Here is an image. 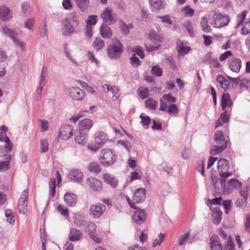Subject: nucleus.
Listing matches in <instances>:
<instances>
[{
	"label": "nucleus",
	"instance_id": "e2e57ef3",
	"mask_svg": "<svg viewBox=\"0 0 250 250\" xmlns=\"http://www.w3.org/2000/svg\"><path fill=\"white\" fill-rule=\"evenodd\" d=\"M112 89V100L113 101L116 100L118 97L120 96L119 89L118 87L113 86Z\"/></svg>",
	"mask_w": 250,
	"mask_h": 250
},
{
	"label": "nucleus",
	"instance_id": "a211bd4d",
	"mask_svg": "<svg viewBox=\"0 0 250 250\" xmlns=\"http://www.w3.org/2000/svg\"><path fill=\"white\" fill-rule=\"evenodd\" d=\"M100 33L104 39H110L112 36V32L110 27L105 23H103L101 25Z\"/></svg>",
	"mask_w": 250,
	"mask_h": 250
},
{
	"label": "nucleus",
	"instance_id": "69168bd1",
	"mask_svg": "<svg viewBox=\"0 0 250 250\" xmlns=\"http://www.w3.org/2000/svg\"><path fill=\"white\" fill-rule=\"evenodd\" d=\"M34 20L32 18H29L25 21L24 25L26 28L28 30H32L34 25Z\"/></svg>",
	"mask_w": 250,
	"mask_h": 250
},
{
	"label": "nucleus",
	"instance_id": "13d9d810",
	"mask_svg": "<svg viewBox=\"0 0 250 250\" xmlns=\"http://www.w3.org/2000/svg\"><path fill=\"white\" fill-rule=\"evenodd\" d=\"M74 223L77 227L82 226L84 224V220L80 215H77L74 218Z\"/></svg>",
	"mask_w": 250,
	"mask_h": 250
},
{
	"label": "nucleus",
	"instance_id": "2eb2a0df",
	"mask_svg": "<svg viewBox=\"0 0 250 250\" xmlns=\"http://www.w3.org/2000/svg\"><path fill=\"white\" fill-rule=\"evenodd\" d=\"M87 184L93 191H99L102 188V182L100 180L94 178H90L88 179Z\"/></svg>",
	"mask_w": 250,
	"mask_h": 250
},
{
	"label": "nucleus",
	"instance_id": "c03bdc74",
	"mask_svg": "<svg viewBox=\"0 0 250 250\" xmlns=\"http://www.w3.org/2000/svg\"><path fill=\"white\" fill-rule=\"evenodd\" d=\"M157 105V101L150 98L145 101V106L150 109L154 110Z\"/></svg>",
	"mask_w": 250,
	"mask_h": 250
},
{
	"label": "nucleus",
	"instance_id": "ddd939ff",
	"mask_svg": "<svg viewBox=\"0 0 250 250\" xmlns=\"http://www.w3.org/2000/svg\"><path fill=\"white\" fill-rule=\"evenodd\" d=\"M228 64L232 71L238 73L242 66V62L239 58L234 57L229 60Z\"/></svg>",
	"mask_w": 250,
	"mask_h": 250
},
{
	"label": "nucleus",
	"instance_id": "8fccbe9b",
	"mask_svg": "<svg viewBox=\"0 0 250 250\" xmlns=\"http://www.w3.org/2000/svg\"><path fill=\"white\" fill-rule=\"evenodd\" d=\"M184 26L186 30L189 33V35L191 37L193 36L194 32L191 22L189 21H187L184 23Z\"/></svg>",
	"mask_w": 250,
	"mask_h": 250
},
{
	"label": "nucleus",
	"instance_id": "de8ad7c7",
	"mask_svg": "<svg viewBox=\"0 0 250 250\" xmlns=\"http://www.w3.org/2000/svg\"><path fill=\"white\" fill-rule=\"evenodd\" d=\"M190 236L189 232H187L184 234L181 235L178 238V244L180 246L184 245L187 242Z\"/></svg>",
	"mask_w": 250,
	"mask_h": 250
},
{
	"label": "nucleus",
	"instance_id": "a19ab883",
	"mask_svg": "<svg viewBox=\"0 0 250 250\" xmlns=\"http://www.w3.org/2000/svg\"><path fill=\"white\" fill-rule=\"evenodd\" d=\"M137 93L142 99H145L148 96L149 90L147 88L141 87L137 90Z\"/></svg>",
	"mask_w": 250,
	"mask_h": 250
},
{
	"label": "nucleus",
	"instance_id": "4c0bfd02",
	"mask_svg": "<svg viewBox=\"0 0 250 250\" xmlns=\"http://www.w3.org/2000/svg\"><path fill=\"white\" fill-rule=\"evenodd\" d=\"M88 168L89 171L98 173L101 171V168L97 162H93L90 163Z\"/></svg>",
	"mask_w": 250,
	"mask_h": 250
},
{
	"label": "nucleus",
	"instance_id": "1a4fd4ad",
	"mask_svg": "<svg viewBox=\"0 0 250 250\" xmlns=\"http://www.w3.org/2000/svg\"><path fill=\"white\" fill-rule=\"evenodd\" d=\"M68 93L72 99L76 101H81L85 96V92L78 87L69 88Z\"/></svg>",
	"mask_w": 250,
	"mask_h": 250
},
{
	"label": "nucleus",
	"instance_id": "ea45409f",
	"mask_svg": "<svg viewBox=\"0 0 250 250\" xmlns=\"http://www.w3.org/2000/svg\"><path fill=\"white\" fill-rule=\"evenodd\" d=\"M241 33L243 35H246L250 33V18L248 19V21H245L244 22Z\"/></svg>",
	"mask_w": 250,
	"mask_h": 250
},
{
	"label": "nucleus",
	"instance_id": "052dcab7",
	"mask_svg": "<svg viewBox=\"0 0 250 250\" xmlns=\"http://www.w3.org/2000/svg\"><path fill=\"white\" fill-rule=\"evenodd\" d=\"M156 18L161 19L162 22L164 23H166L169 25H171L172 24V21L170 20V16L169 15H165L163 16H158L156 17Z\"/></svg>",
	"mask_w": 250,
	"mask_h": 250
},
{
	"label": "nucleus",
	"instance_id": "aec40b11",
	"mask_svg": "<svg viewBox=\"0 0 250 250\" xmlns=\"http://www.w3.org/2000/svg\"><path fill=\"white\" fill-rule=\"evenodd\" d=\"M68 177L71 180L80 182L83 179V174L79 170L72 169L69 172Z\"/></svg>",
	"mask_w": 250,
	"mask_h": 250
},
{
	"label": "nucleus",
	"instance_id": "423d86ee",
	"mask_svg": "<svg viewBox=\"0 0 250 250\" xmlns=\"http://www.w3.org/2000/svg\"><path fill=\"white\" fill-rule=\"evenodd\" d=\"M28 192L27 190H24L19 200L18 205V209L20 213L25 214L27 212V199Z\"/></svg>",
	"mask_w": 250,
	"mask_h": 250
},
{
	"label": "nucleus",
	"instance_id": "6ab92c4d",
	"mask_svg": "<svg viewBox=\"0 0 250 250\" xmlns=\"http://www.w3.org/2000/svg\"><path fill=\"white\" fill-rule=\"evenodd\" d=\"M64 200L68 206L74 207L77 204V198L74 194L68 192L64 195Z\"/></svg>",
	"mask_w": 250,
	"mask_h": 250
},
{
	"label": "nucleus",
	"instance_id": "9b49d317",
	"mask_svg": "<svg viewBox=\"0 0 250 250\" xmlns=\"http://www.w3.org/2000/svg\"><path fill=\"white\" fill-rule=\"evenodd\" d=\"M73 129L69 125L62 126L60 130L59 137L62 140H67L73 135Z\"/></svg>",
	"mask_w": 250,
	"mask_h": 250
},
{
	"label": "nucleus",
	"instance_id": "f257e3e1",
	"mask_svg": "<svg viewBox=\"0 0 250 250\" xmlns=\"http://www.w3.org/2000/svg\"><path fill=\"white\" fill-rule=\"evenodd\" d=\"M208 18L211 25L217 28L225 26L229 21L228 16L218 12L210 13L208 15Z\"/></svg>",
	"mask_w": 250,
	"mask_h": 250
},
{
	"label": "nucleus",
	"instance_id": "a18cd8bd",
	"mask_svg": "<svg viewBox=\"0 0 250 250\" xmlns=\"http://www.w3.org/2000/svg\"><path fill=\"white\" fill-rule=\"evenodd\" d=\"M247 11L246 10H244L237 16V23L236 27L237 28L242 24L247 16Z\"/></svg>",
	"mask_w": 250,
	"mask_h": 250
},
{
	"label": "nucleus",
	"instance_id": "c9c22d12",
	"mask_svg": "<svg viewBox=\"0 0 250 250\" xmlns=\"http://www.w3.org/2000/svg\"><path fill=\"white\" fill-rule=\"evenodd\" d=\"M212 180L213 183V186L215 189V194H217V195H218L219 193H221L222 191V187H224V184H222L221 181L220 183L218 182V180L216 178H212Z\"/></svg>",
	"mask_w": 250,
	"mask_h": 250
},
{
	"label": "nucleus",
	"instance_id": "c85d7f7f",
	"mask_svg": "<svg viewBox=\"0 0 250 250\" xmlns=\"http://www.w3.org/2000/svg\"><path fill=\"white\" fill-rule=\"evenodd\" d=\"M103 177L104 181L113 188H115L117 186L118 181L115 178L111 177L108 174H104Z\"/></svg>",
	"mask_w": 250,
	"mask_h": 250
},
{
	"label": "nucleus",
	"instance_id": "5701e85b",
	"mask_svg": "<svg viewBox=\"0 0 250 250\" xmlns=\"http://www.w3.org/2000/svg\"><path fill=\"white\" fill-rule=\"evenodd\" d=\"M82 236L81 232L75 228L71 229L69 232V240L70 241L75 242L79 240Z\"/></svg>",
	"mask_w": 250,
	"mask_h": 250
},
{
	"label": "nucleus",
	"instance_id": "b1692460",
	"mask_svg": "<svg viewBox=\"0 0 250 250\" xmlns=\"http://www.w3.org/2000/svg\"><path fill=\"white\" fill-rule=\"evenodd\" d=\"M62 24L63 25V35H68L74 32V28L71 24V23L67 20H64L62 21Z\"/></svg>",
	"mask_w": 250,
	"mask_h": 250
},
{
	"label": "nucleus",
	"instance_id": "393cba45",
	"mask_svg": "<svg viewBox=\"0 0 250 250\" xmlns=\"http://www.w3.org/2000/svg\"><path fill=\"white\" fill-rule=\"evenodd\" d=\"M77 6L81 11L86 12L89 7V0H75Z\"/></svg>",
	"mask_w": 250,
	"mask_h": 250
},
{
	"label": "nucleus",
	"instance_id": "5fc2aeb1",
	"mask_svg": "<svg viewBox=\"0 0 250 250\" xmlns=\"http://www.w3.org/2000/svg\"><path fill=\"white\" fill-rule=\"evenodd\" d=\"M48 150V144L45 139L41 140V152L44 153Z\"/></svg>",
	"mask_w": 250,
	"mask_h": 250
},
{
	"label": "nucleus",
	"instance_id": "4468645a",
	"mask_svg": "<svg viewBox=\"0 0 250 250\" xmlns=\"http://www.w3.org/2000/svg\"><path fill=\"white\" fill-rule=\"evenodd\" d=\"M146 196V191L144 188H139L134 192L132 200L135 203H142Z\"/></svg>",
	"mask_w": 250,
	"mask_h": 250
},
{
	"label": "nucleus",
	"instance_id": "dca6fc26",
	"mask_svg": "<svg viewBox=\"0 0 250 250\" xmlns=\"http://www.w3.org/2000/svg\"><path fill=\"white\" fill-rule=\"evenodd\" d=\"M132 218L137 224H141L146 219V213L144 210L138 209L134 213Z\"/></svg>",
	"mask_w": 250,
	"mask_h": 250
},
{
	"label": "nucleus",
	"instance_id": "774afa93",
	"mask_svg": "<svg viewBox=\"0 0 250 250\" xmlns=\"http://www.w3.org/2000/svg\"><path fill=\"white\" fill-rule=\"evenodd\" d=\"M234 246L232 240L230 241L229 242L224 243V250H234Z\"/></svg>",
	"mask_w": 250,
	"mask_h": 250
},
{
	"label": "nucleus",
	"instance_id": "bf43d9fd",
	"mask_svg": "<svg viewBox=\"0 0 250 250\" xmlns=\"http://www.w3.org/2000/svg\"><path fill=\"white\" fill-rule=\"evenodd\" d=\"M140 118L142 119L141 123L143 125L148 126L151 121V119L149 116H144L142 114L140 115Z\"/></svg>",
	"mask_w": 250,
	"mask_h": 250
},
{
	"label": "nucleus",
	"instance_id": "473e14b6",
	"mask_svg": "<svg viewBox=\"0 0 250 250\" xmlns=\"http://www.w3.org/2000/svg\"><path fill=\"white\" fill-rule=\"evenodd\" d=\"M200 25L202 31L207 33L211 32V28L209 25H208L207 18L203 17L202 18Z\"/></svg>",
	"mask_w": 250,
	"mask_h": 250
},
{
	"label": "nucleus",
	"instance_id": "f3484780",
	"mask_svg": "<svg viewBox=\"0 0 250 250\" xmlns=\"http://www.w3.org/2000/svg\"><path fill=\"white\" fill-rule=\"evenodd\" d=\"M12 17L10 10L4 5L0 6V19L3 21H8Z\"/></svg>",
	"mask_w": 250,
	"mask_h": 250
},
{
	"label": "nucleus",
	"instance_id": "338daca9",
	"mask_svg": "<svg viewBox=\"0 0 250 250\" xmlns=\"http://www.w3.org/2000/svg\"><path fill=\"white\" fill-rule=\"evenodd\" d=\"M130 61L131 64L134 67L140 65V61L137 57H135V55L130 58Z\"/></svg>",
	"mask_w": 250,
	"mask_h": 250
},
{
	"label": "nucleus",
	"instance_id": "cd10ccee",
	"mask_svg": "<svg viewBox=\"0 0 250 250\" xmlns=\"http://www.w3.org/2000/svg\"><path fill=\"white\" fill-rule=\"evenodd\" d=\"M93 125V122L89 119H85L80 121L79 126L80 130H84L85 129H89Z\"/></svg>",
	"mask_w": 250,
	"mask_h": 250
},
{
	"label": "nucleus",
	"instance_id": "09e8293b",
	"mask_svg": "<svg viewBox=\"0 0 250 250\" xmlns=\"http://www.w3.org/2000/svg\"><path fill=\"white\" fill-rule=\"evenodd\" d=\"M40 35L42 37H44L46 35L47 33V24L45 21H43L41 24L39 28Z\"/></svg>",
	"mask_w": 250,
	"mask_h": 250
},
{
	"label": "nucleus",
	"instance_id": "a878e982",
	"mask_svg": "<svg viewBox=\"0 0 250 250\" xmlns=\"http://www.w3.org/2000/svg\"><path fill=\"white\" fill-rule=\"evenodd\" d=\"M222 212L221 210L217 208H214L212 210V220L214 224L217 225L220 223L221 220Z\"/></svg>",
	"mask_w": 250,
	"mask_h": 250
},
{
	"label": "nucleus",
	"instance_id": "3c124183",
	"mask_svg": "<svg viewBox=\"0 0 250 250\" xmlns=\"http://www.w3.org/2000/svg\"><path fill=\"white\" fill-rule=\"evenodd\" d=\"M50 195L54 197L56 192V179L52 178L50 179L49 183Z\"/></svg>",
	"mask_w": 250,
	"mask_h": 250
},
{
	"label": "nucleus",
	"instance_id": "412c9836",
	"mask_svg": "<svg viewBox=\"0 0 250 250\" xmlns=\"http://www.w3.org/2000/svg\"><path fill=\"white\" fill-rule=\"evenodd\" d=\"M94 139L97 144L102 146L106 142L108 138L104 132H98L95 133Z\"/></svg>",
	"mask_w": 250,
	"mask_h": 250
},
{
	"label": "nucleus",
	"instance_id": "4d7b16f0",
	"mask_svg": "<svg viewBox=\"0 0 250 250\" xmlns=\"http://www.w3.org/2000/svg\"><path fill=\"white\" fill-rule=\"evenodd\" d=\"M164 238V234L160 233L158 236V238L155 239L152 244V247H155L158 245H160L163 241Z\"/></svg>",
	"mask_w": 250,
	"mask_h": 250
},
{
	"label": "nucleus",
	"instance_id": "6e6552de",
	"mask_svg": "<svg viewBox=\"0 0 250 250\" xmlns=\"http://www.w3.org/2000/svg\"><path fill=\"white\" fill-rule=\"evenodd\" d=\"M105 210L104 205L98 204L92 205L89 210V214L95 218H99Z\"/></svg>",
	"mask_w": 250,
	"mask_h": 250
},
{
	"label": "nucleus",
	"instance_id": "2f4dec72",
	"mask_svg": "<svg viewBox=\"0 0 250 250\" xmlns=\"http://www.w3.org/2000/svg\"><path fill=\"white\" fill-rule=\"evenodd\" d=\"M227 142L223 144L221 146H218L215 145L212 146L210 150V154L212 155H216L223 151L227 147Z\"/></svg>",
	"mask_w": 250,
	"mask_h": 250
},
{
	"label": "nucleus",
	"instance_id": "c756f323",
	"mask_svg": "<svg viewBox=\"0 0 250 250\" xmlns=\"http://www.w3.org/2000/svg\"><path fill=\"white\" fill-rule=\"evenodd\" d=\"M4 159L5 161L0 163V171H5L9 168L10 162L12 159L11 155L5 154Z\"/></svg>",
	"mask_w": 250,
	"mask_h": 250
},
{
	"label": "nucleus",
	"instance_id": "20e7f679",
	"mask_svg": "<svg viewBox=\"0 0 250 250\" xmlns=\"http://www.w3.org/2000/svg\"><path fill=\"white\" fill-rule=\"evenodd\" d=\"M229 167V162L225 158H221L218 161V169L221 177L222 184H224L226 179L232 175V172H227Z\"/></svg>",
	"mask_w": 250,
	"mask_h": 250
},
{
	"label": "nucleus",
	"instance_id": "0e129e2a",
	"mask_svg": "<svg viewBox=\"0 0 250 250\" xmlns=\"http://www.w3.org/2000/svg\"><path fill=\"white\" fill-rule=\"evenodd\" d=\"M151 73L156 76L160 77L162 75V70L159 67L154 66L151 69Z\"/></svg>",
	"mask_w": 250,
	"mask_h": 250
},
{
	"label": "nucleus",
	"instance_id": "f704fd0d",
	"mask_svg": "<svg viewBox=\"0 0 250 250\" xmlns=\"http://www.w3.org/2000/svg\"><path fill=\"white\" fill-rule=\"evenodd\" d=\"M216 80L219 82L222 88L224 89H228L229 87V82L226 80L222 76H218Z\"/></svg>",
	"mask_w": 250,
	"mask_h": 250
},
{
	"label": "nucleus",
	"instance_id": "bb28decb",
	"mask_svg": "<svg viewBox=\"0 0 250 250\" xmlns=\"http://www.w3.org/2000/svg\"><path fill=\"white\" fill-rule=\"evenodd\" d=\"M210 247L211 250H222V247L216 235L212 236L210 238Z\"/></svg>",
	"mask_w": 250,
	"mask_h": 250
},
{
	"label": "nucleus",
	"instance_id": "72a5a7b5",
	"mask_svg": "<svg viewBox=\"0 0 250 250\" xmlns=\"http://www.w3.org/2000/svg\"><path fill=\"white\" fill-rule=\"evenodd\" d=\"M75 139L77 143L82 146L86 143V136L85 134L82 133L81 131L76 133Z\"/></svg>",
	"mask_w": 250,
	"mask_h": 250
},
{
	"label": "nucleus",
	"instance_id": "4be33fe9",
	"mask_svg": "<svg viewBox=\"0 0 250 250\" xmlns=\"http://www.w3.org/2000/svg\"><path fill=\"white\" fill-rule=\"evenodd\" d=\"M229 95L228 93H224L222 95L221 106L223 110H225L227 107H230L232 105Z\"/></svg>",
	"mask_w": 250,
	"mask_h": 250
},
{
	"label": "nucleus",
	"instance_id": "9d476101",
	"mask_svg": "<svg viewBox=\"0 0 250 250\" xmlns=\"http://www.w3.org/2000/svg\"><path fill=\"white\" fill-rule=\"evenodd\" d=\"M229 187L226 185L225 182L224 184V193L228 194L231 193L233 189H238L242 187V183L236 179H231L228 182Z\"/></svg>",
	"mask_w": 250,
	"mask_h": 250
},
{
	"label": "nucleus",
	"instance_id": "58836bf2",
	"mask_svg": "<svg viewBox=\"0 0 250 250\" xmlns=\"http://www.w3.org/2000/svg\"><path fill=\"white\" fill-rule=\"evenodd\" d=\"M215 141L216 143L218 144H221L222 143L224 144L225 142V138L223 134V133L221 131H217L215 135Z\"/></svg>",
	"mask_w": 250,
	"mask_h": 250
},
{
	"label": "nucleus",
	"instance_id": "79ce46f5",
	"mask_svg": "<svg viewBox=\"0 0 250 250\" xmlns=\"http://www.w3.org/2000/svg\"><path fill=\"white\" fill-rule=\"evenodd\" d=\"M120 27L121 32L125 35H127L129 33V29L132 27V25H126L123 21H121L120 23Z\"/></svg>",
	"mask_w": 250,
	"mask_h": 250
},
{
	"label": "nucleus",
	"instance_id": "680f3d73",
	"mask_svg": "<svg viewBox=\"0 0 250 250\" xmlns=\"http://www.w3.org/2000/svg\"><path fill=\"white\" fill-rule=\"evenodd\" d=\"M220 237L224 241V243L229 242L232 240L231 237L230 235H228L223 230L220 231Z\"/></svg>",
	"mask_w": 250,
	"mask_h": 250
},
{
	"label": "nucleus",
	"instance_id": "f8f14e48",
	"mask_svg": "<svg viewBox=\"0 0 250 250\" xmlns=\"http://www.w3.org/2000/svg\"><path fill=\"white\" fill-rule=\"evenodd\" d=\"M150 8L154 13H158L165 7L164 0H149Z\"/></svg>",
	"mask_w": 250,
	"mask_h": 250
},
{
	"label": "nucleus",
	"instance_id": "603ef678",
	"mask_svg": "<svg viewBox=\"0 0 250 250\" xmlns=\"http://www.w3.org/2000/svg\"><path fill=\"white\" fill-rule=\"evenodd\" d=\"M170 115H175L179 112V109L175 104H170L166 111Z\"/></svg>",
	"mask_w": 250,
	"mask_h": 250
},
{
	"label": "nucleus",
	"instance_id": "37998d69",
	"mask_svg": "<svg viewBox=\"0 0 250 250\" xmlns=\"http://www.w3.org/2000/svg\"><path fill=\"white\" fill-rule=\"evenodd\" d=\"M5 216L7 217V221L10 224H13L15 223V216L12 212V211L10 209H7L5 211Z\"/></svg>",
	"mask_w": 250,
	"mask_h": 250
},
{
	"label": "nucleus",
	"instance_id": "864d4df0",
	"mask_svg": "<svg viewBox=\"0 0 250 250\" xmlns=\"http://www.w3.org/2000/svg\"><path fill=\"white\" fill-rule=\"evenodd\" d=\"M132 52H134L136 54L139 56L141 59L145 58V54H144L143 49L142 47L139 46H137L133 48Z\"/></svg>",
	"mask_w": 250,
	"mask_h": 250
},
{
	"label": "nucleus",
	"instance_id": "6e6d98bb",
	"mask_svg": "<svg viewBox=\"0 0 250 250\" xmlns=\"http://www.w3.org/2000/svg\"><path fill=\"white\" fill-rule=\"evenodd\" d=\"M162 99L169 104L176 102V98L171 94H164L162 97Z\"/></svg>",
	"mask_w": 250,
	"mask_h": 250
},
{
	"label": "nucleus",
	"instance_id": "39448f33",
	"mask_svg": "<svg viewBox=\"0 0 250 250\" xmlns=\"http://www.w3.org/2000/svg\"><path fill=\"white\" fill-rule=\"evenodd\" d=\"M101 17L104 21V23H107L111 25L115 23L117 21V17L113 13L112 9L107 7L101 13Z\"/></svg>",
	"mask_w": 250,
	"mask_h": 250
},
{
	"label": "nucleus",
	"instance_id": "49530a36",
	"mask_svg": "<svg viewBox=\"0 0 250 250\" xmlns=\"http://www.w3.org/2000/svg\"><path fill=\"white\" fill-rule=\"evenodd\" d=\"M94 47L99 50L104 46V42L100 38H96L93 42Z\"/></svg>",
	"mask_w": 250,
	"mask_h": 250
},
{
	"label": "nucleus",
	"instance_id": "e433bc0d",
	"mask_svg": "<svg viewBox=\"0 0 250 250\" xmlns=\"http://www.w3.org/2000/svg\"><path fill=\"white\" fill-rule=\"evenodd\" d=\"M47 67L43 66L40 75V80L39 81V83H41V84H45L47 81Z\"/></svg>",
	"mask_w": 250,
	"mask_h": 250
},
{
	"label": "nucleus",
	"instance_id": "0eeeda50",
	"mask_svg": "<svg viewBox=\"0 0 250 250\" xmlns=\"http://www.w3.org/2000/svg\"><path fill=\"white\" fill-rule=\"evenodd\" d=\"M3 33L8 36L13 42L18 46H19L22 50L24 48V44L23 42L20 41L17 39V34L14 30L6 27H2Z\"/></svg>",
	"mask_w": 250,
	"mask_h": 250
},
{
	"label": "nucleus",
	"instance_id": "7ed1b4c3",
	"mask_svg": "<svg viewBox=\"0 0 250 250\" xmlns=\"http://www.w3.org/2000/svg\"><path fill=\"white\" fill-rule=\"evenodd\" d=\"M124 49L123 45L118 40L113 39L107 49L108 56L112 60L119 59Z\"/></svg>",
	"mask_w": 250,
	"mask_h": 250
},
{
	"label": "nucleus",
	"instance_id": "f03ea898",
	"mask_svg": "<svg viewBox=\"0 0 250 250\" xmlns=\"http://www.w3.org/2000/svg\"><path fill=\"white\" fill-rule=\"evenodd\" d=\"M117 160V156L111 149L102 150L99 155V160L104 167H108L112 165Z\"/></svg>",
	"mask_w": 250,
	"mask_h": 250
},
{
	"label": "nucleus",
	"instance_id": "7c9ffc66",
	"mask_svg": "<svg viewBox=\"0 0 250 250\" xmlns=\"http://www.w3.org/2000/svg\"><path fill=\"white\" fill-rule=\"evenodd\" d=\"M0 141L5 143L4 148L5 151L11 152L12 150V146L11 145L10 139L4 134H0Z\"/></svg>",
	"mask_w": 250,
	"mask_h": 250
}]
</instances>
